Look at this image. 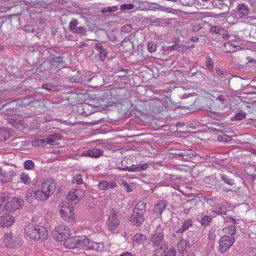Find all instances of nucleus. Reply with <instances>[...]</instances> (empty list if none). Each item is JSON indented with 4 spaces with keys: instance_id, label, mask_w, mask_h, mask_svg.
<instances>
[{
    "instance_id": "f257e3e1",
    "label": "nucleus",
    "mask_w": 256,
    "mask_h": 256,
    "mask_svg": "<svg viewBox=\"0 0 256 256\" xmlns=\"http://www.w3.org/2000/svg\"><path fill=\"white\" fill-rule=\"evenodd\" d=\"M56 187V184L54 180H44L34 188L32 192L34 197L38 200L44 201L53 194Z\"/></svg>"
},
{
    "instance_id": "f03ea898",
    "label": "nucleus",
    "mask_w": 256,
    "mask_h": 256,
    "mask_svg": "<svg viewBox=\"0 0 256 256\" xmlns=\"http://www.w3.org/2000/svg\"><path fill=\"white\" fill-rule=\"evenodd\" d=\"M25 232L30 238L34 240H45L48 235L44 227L33 224H28L26 226Z\"/></svg>"
},
{
    "instance_id": "7ed1b4c3",
    "label": "nucleus",
    "mask_w": 256,
    "mask_h": 256,
    "mask_svg": "<svg viewBox=\"0 0 256 256\" xmlns=\"http://www.w3.org/2000/svg\"><path fill=\"white\" fill-rule=\"evenodd\" d=\"M70 228L67 226L59 225L55 228L54 232V238L59 242L64 240L70 236Z\"/></svg>"
},
{
    "instance_id": "20e7f679",
    "label": "nucleus",
    "mask_w": 256,
    "mask_h": 256,
    "mask_svg": "<svg viewBox=\"0 0 256 256\" xmlns=\"http://www.w3.org/2000/svg\"><path fill=\"white\" fill-rule=\"evenodd\" d=\"M120 222L117 212L114 209L110 210L108 214V218L106 220V226L108 229L112 232L115 230L119 226Z\"/></svg>"
},
{
    "instance_id": "39448f33",
    "label": "nucleus",
    "mask_w": 256,
    "mask_h": 256,
    "mask_svg": "<svg viewBox=\"0 0 256 256\" xmlns=\"http://www.w3.org/2000/svg\"><path fill=\"white\" fill-rule=\"evenodd\" d=\"M178 250L179 256H194V252L190 250V244L188 241L181 240L178 244Z\"/></svg>"
},
{
    "instance_id": "423d86ee",
    "label": "nucleus",
    "mask_w": 256,
    "mask_h": 256,
    "mask_svg": "<svg viewBox=\"0 0 256 256\" xmlns=\"http://www.w3.org/2000/svg\"><path fill=\"white\" fill-rule=\"evenodd\" d=\"M235 240L234 238L224 235L219 240L220 252L224 253L229 250L234 244Z\"/></svg>"
},
{
    "instance_id": "0eeeda50",
    "label": "nucleus",
    "mask_w": 256,
    "mask_h": 256,
    "mask_svg": "<svg viewBox=\"0 0 256 256\" xmlns=\"http://www.w3.org/2000/svg\"><path fill=\"white\" fill-rule=\"evenodd\" d=\"M60 217L66 222H72L74 218V208L70 206H62L60 210Z\"/></svg>"
},
{
    "instance_id": "6e6552de",
    "label": "nucleus",
    "mask_w": 256,
    "mask_h": 256,
    "mask_svg": "<svg viewBox=\"0 0 256 256\" xmlns=\"http://www.w3.org/2000/svg\"><path fill=\"white\" fill-rule=\"evenodd\" d=\"M85 196V191L82 189H72L68 194L66 198L68 201L78 202Z\"/></svg>"
},
{
    "instance_id": "1a4fd4ad",
    "label": "nucleus",
    "mask_w": 256,
    "mask_h": 256,
    "mask_svg": "<svg viewBox=\"0 0 256 256\" xmlns=\"http://www.w3.org/2000/svg\"><path fill=\"white\" fill-rule=\"evenodd\" d=\"M76 248H85L86 249H88L91 248H94V246H90V240L86 236H76Z\"/></svg>"
},
{
    "instance_id": "9d476101",
    "label": "nucleus",
    "mask_w": 256,
    "mask_h": 256,
    "mask_svg": "<svg viewBox=\"0 0 256 256\" xmlns=\"http://www.w3.org/2000/svg\"><path fill=\"white\" fill-rule=\"evenodd\" d=\"M144 214L133 211L130 219V222L134 225L140 226L144 221Z\"/></svg>"
},
{
    "instance_id": "9b49d317",
    "label": "nucleus",
    "mask_w": 256,
    "mask_h": 256,
    "mask_svg": "<svg viewBox=\"0 0 256 256\" xmlns=\"http://www.w3.org/2000/svg\"><path fill=\"white\" fill-rule=\"evenodd\" d=\"M178 158L184 161H190L196 155V153L192 150H188L178 154H176Z\"/></svg>"
},
{
    "instance_id": "f8f14e48",
    "label": "nucleus",
    "mask_w": 256,
    "mask_h": 256,
    "mask_svg": "<svg viewBox=\"0 0 256 256\" xmlns=\"http://www.w3.org/2000/svg\"><path fill=\"white\" fill-rule=\"evenodd\" d=\"M24 204L23 200L20 198H14L8 202V210L14 211L21 208Z\"/></svg>"
},
{
    "instance_id": "ddd939ff",
    "label": "nucleus",
    "mask_w": 256,
    "mask_h": 256,
    "mask_svg": "<svg viewBox=\"0 0 256 256\" xmlns=\"http://www.w3.org/2000/svg\"><path fill=\"white\" fill-rule=\"evenodd\" d=\"M14 222V218L10 214H4L0 217V226L2 228L12 226Z\"/></svg>"
},
{
    "instance_id": "4468645a",
    "label": "nucleus",
    "mask_w": 256,
    "mask_h": 256,
    "mask_svg": "<svg viewBox=\"0 0 256 256\" xmlns=\"http://www.w3.org/2000/svg\"><path fill=\"white\" fill-rule=\"evenodd\" d=\"M164 237L163 232L158 228L152 237V241L153 242L154 246H160L162 242Z\"/></svg>"
},
{
    "instance_id": "2eb2a0df",
    "label": "nucleus",
    "mask_w": 256,
    "mask_h": 256,
    "mask_svg": "<svg viewBox=\"0 0 256 256\" xmlns=\"http://www.w3.org/2000/svg\"><path fill=\"white\" fill-rule=\"evenodd\" d=\"M148 166L146 164H139L138 166L132 165L131 166H124V168H118V169L122 170H128L130 172H140L147 169Z\"/></svg>"
},
{
    "instance_id": "dca6fc26",
    "label": "nucleus",
    "mask_w": 256,
    "mask_h": 256,
    "mask_svg": "<svg viewBox=\"0 0 256 256\" xmlns=\"http://www.w3.org/2000/svg\"><path fill=\"white\" fill-rule=\"evenodd\" d=\"M3 244L4 246L9 248L17 246V243L13 240L11 232L6 233L2 238Z\"/></svg>"
},
{
    "instance_id": "f3484780",
    "label": "nucleus",
    "mask_w": 256,
    "mask_h": 256,
    "mask_svg": "<svg viewBox=\"0 0 256 256\" xmlns=\"http://www.w3.org/2000/svg\"><path fill=\"white\" fill-rule=\"evenodd\" d=\"M103 152L99 148H92L83 152L82 156L98 158L102 154Z\"/></svg>"
},
{
    "instance_id": "a211bd4d",
    "label": "nucleus",
    "mask_w": 256,
    "mask_h": 256,
    "mask_svg": "<svg viewBox=\"0 0 256 256\" xmlns=\"http://www.w3.org/2000/svg\"><path fill=\"white\" fill-rule=\"evenodd\" d=\"M76 236H68L66 238L64 242V246L68 248H76Z\"/></svg>"
},
{
    "instance_id": "6ab92c4d",
    "label": "nucleus",
    "mask_w": 256,
    "mask_h": 256,
    "mask_svg": "<svg viewBox=\"0 0 256 256\" xmlns=\"http://www.w3.org/2000/svg\"><path fill=\"white\" fill-rule=\"evenodd\" d=\"M146 241V236L139 233L136 234L132 238V243L134 245L144 244Z\"/></svg>"
},
{
    "instance_id": "aec40b11",
    "label": "nucleus",
    "mask_w": 256,
    "mask_h": 256,
    "mask_svg": "<svg viewBox=\"0 0 256 256\" xmlns=\"http://www.w3.org/2000/svg\"><path fill=\"white\" fill-rule=\"evenodd\" d=\"M9 200L8 196L6 194H4L0 195V213L4 212L5 210H8V200Z\"/></svg>"
},
{
    "instance_id": "412c9836",
    "label": "nucleus",
    "mask_w": 256,
    "mask_h": 256,
    "mask_svg": "<svg viewBox=\"0 0 256 256\" xmlns=\"http://www.w3.org/2000/svg\"><path fill=\"white\" fill-rule=\"evenodd\" d=\"M45 138L46 145L55 146L57 144V142L61 140V136L58 134H54L50 135Z\"/></svg>"
},
{
    "instance_id": "4be33fe9",
    "label": "nucleus",
    "mask_w": 256,
    "mask_h": 256,
    "mask_svg": "<svg viewBox=\"0 0 256 256\" xmlns=\"http://www.w3.org/2000/svg\"><path fill=\"white\" fill-rule=\"evenodd\" d=\"M167 202L166 200H162L156 204L154 208V212L156 214H161L166 208Z\"/></svg>"
},
{
    "instance_id": "5701e85b",
    "label": "nucleus",
    "mask_w": 256,
    "mask_h": 256,
    "mask_svg": "<svg viewBox=\"0 0 256 256\" xmlns=\"http://www.w3.org/2000/svg\"><path fill=\"white\" fill-rule=\"evenodd\" d=\"M116 186V183L114 182H108L106 181H102L98 183V188L100 190H106L109 188H114Z\"/></svg>"
},
{
    "instance_id": "b1692460",
    "label": "nucleus",
    "mask_w": 256,
    "mask_h": 256,
    "mask_svg": "<svg viewBox=\"0 0 256 256\" xmlns=\"http://www.w3.org/2000/svg\"><path fill=\"white\" fill-rule=\"evenodd\" d=\"M240 46H237L230 42H228L225 44H224V51L227 52H236L238 50L240 49Z\"/></svg>"
},
{
    "instance_id": "393cba45",
    "label": "nucleus",
    "mask_w": 256,
    "mask_h": 256,
    "mask_svg": "<svg viewBox=\"0 0 256 256\" xmlns=\"http://www.w3.org/2000/svg\"><path fill=\"white\" fill-rule=\"evenodd\" d=\"M146 208V204L144 201L138 202L136 206L134 211L144 214Z\"/></svg>"
},
{
    "instance_id": "a878e982",
    "label": "nucleus",
    "mask_w": 256,
    "mask_h": 256,
    "mask_svg": "<svg viewBox=\"0 0 256 256\" xmlns=\"http://www.w3.org/2000/svg\"><path fill=\"white\" fill-rule=\"evenodd\" d=\"M192 224V222L191 220H186L184 222L182 227L178 230L176 232L179 233L183 232L188 230L190 226H191Z\"/></svg>"
},
{
    "instance_id": "bb28decb",
    "label": "nucleus",
    "mask_w": 256,
    "mask_h": 256,
    "mask_svg": "<svg viewBox=\"0 0 256 256\" xmlns=\"http://www.w3.org/2000/svg\"><path fill=\"white\" fill-rule=\"evenodd\" d=\"M236 9L238 13L240 14V16H246L248 14V8L245 4H238Z\"/></svg>"
},
{
    "instance_id": "cd10ccee",
    "label": "nucleus",
    "mask_w": 256,
    "mask_h": 256,
    "mask_svg": "<svg viewBox=\"0 0 256 256\" xmlns=\"http://www.w3.org/2000/svg\"><path fill=\"white\" fill-rule=\"evenodd\" d=\"M212 212L214 213H217L222 215L224 214L226 212V209L224 206L220 205H218L217 206H213L211 210Z\"/></svg>"
},
{
    "instance_id": "c85d7f7f",
    "label": "nucleus",
    "mask_w": 256,
    "mask_h": 256,
    "mask_svg": "<svg viewBox=\"0 0 256 256\" xmlns=\"http://www.w3.org/2000/svg\"><path fill=\"white\" fill-rule=\"evenodd\" d=\"M20 179L22 182L25 184H28L31 182V179L29 175L25 172H22L20 174Z\"/></svg>"
},
{
    "instance_id": "c756f323",
    "label": "nucleus",
    "mask_w": 256,
    "mask_h": 256,
    "mask_svg": "<svg viewBox=\"0 0 256 256\" xmlns=\"http://www.w3.org/2000/svg\"><path fill=\"white\" fill-rule=\"evenodd\" d=\"M32 144L34 146H44L46 144V138L43 139H36L32 142Z\"/></svg>"
},
{
    "instance_id": "7c9ffc66",
    "label": "nucleus",
    "mask_w": 256,
    "mask_h": 256,
    "mask_svg": "<svg viewBox=\"0 0 256 256\" xmlns=\"http://www.w3.org/2000/svg\"><path fill=\"white\" fill-rule=\"evenodd\" d=\"M224 233L230 235H234L236 234V226L234 225H230L228 227H226L222 229Z\"/></svg>"
},
{
    "instance_id": "2f4dec72",
    "label": "nucleus",
    "mask_w": 256,
    "mask_h": 256,
    "mask_svg": "<svg viewBox=\"0 0 256 256\" xmlns=\"http://www.w3.org/2000/svg\"><path fill=\"white\" fill-rule=\"evenodd\" d=\"M72 182L73 184H82L83 182L82 174H76L73 178Z\"/></svg>"
},
{
    "instance_id": "473e14b6",
    "label": "nucleus",
    "mask_w": 256,
    "mask_h": 256,
    "mask_svg": "<svg viewBox=\"0 0 256 256\" xmlns=\"http://www.w3.org/2000/svg\"><path fill=\"white\" fill-rule=\"evenodd\" d=\"M34 162L31 160H26L24 164L26 170H32L34 167Z\"/></svg>"
},
{
    "instance_id": "72a5a7b5",
    "label": "nucleus",
    "mask_w": 256,
    "mask_h": 256,
    "mask_svg": "<svg viewBox=\"0 0 256 256\" xmlns=\"http://www.w3.org/2000/svg\"><path fill=\"white\" fill-rule=\"evenodd\" d=\"M212 220V218L208 216H204L200 220L201 224L204 226H208Z\"/></svg>"
},
{
    "instance_id": "f704fd0d",
    "label": "nucleus",
    "mask_w": 256,
    "mask_h": 256,
    "mask_svg": "<svg viewBox=\"0 0 256 256\" xmlns=\"http://www.w3.org/2000/svg\"><path fill=\"white\" fill-rule=\"evenodd\" d=\"M134 7V5L132 4H124L120 6V8L122 10H130Z\"/></svg>"
},
{
    "instance_id": "c9c22d12",
    "label": "nucleus",
    "mask_w": 256,
    "mask_h": 256,
    "mask_svg": "<svg viewBox=\"0 0 256 256\" xmlns=\"http://www.w3.org/2000/svg\"><path fill=\"white\" fill-rule=\"evenodd\" d=\"M218 140L219 141L226 142H230L232 140V138H230V137L224 134V135H222V136H220V135L218 136Z\"/></svg>"
},
{
    "instance_id": "e433bc0d",
    "label": "nucleus",
    "mask_w": 256,
    "mask_h": 256,
    "mask_svg": "<svg viewBox=\"0 0 256 256\" xmlns=\"http://www.w3.org/2000/svg\"><path fill=\"white\" fill-rule=\"evenodd\" d=\"M148 49L150 52H154L156 50V46L154 42H150L148 44Z\"/></svg>"
},
{
    "instance_id": "4c0bfd02",
    "label": "nucleus",
    "mask_w": 256,
    "mask_h": 256,
    "mask_svg": "<svg viewBox=\"0 0 256 256\" xmlns=\"http://www.w3.org/2000/svg\"><path fill=\"white\" fill-rule=\"evenodd\" d=\"M118 8L116 6L106 7L102 10V12H114L118 10Z\"/></svg>"
},
{
    "instance_id": "58836bf2",
    "label": "nucleus",
    "mask_w": 256,
    "mask_h": 256,
    "mask_svg": "<svg viewBox=\"0 0 256 256\" xmlns=\"http://www.w3.org/2000/svg\"><path fill=\"white\" fill-rule=\"evenodd\" d=\"M7 134V132L2 128H0V141L6 140Z\"/></svg>"
},
{
    "instance_id": "ea45409f",
    "label": "nucleus",
    "mask_w": 256,
    "mask_h": 256,
    "mask_svg": "<svg viewBox=\"0 0 256 256\" xmlns=\"http://www.w3.org/2000/svg\"><path fill=\"white\" fill-rule=\"evenodd\" d=\"M165 254L166 251L162 248V247H160L155 251V252L152 256H164Z\"/></svg>"
},
{
    "instance_id": "a19ab883",
    "label": "nucleus",
    "mask_w": 256,
    "mask_h": 256,
    "mask_svg": "<svg viewBox=\"0 0 256 256\" xmlns=\"http://www.w3.org/2000/svg\"><path fill=\"white\" fill-rule=\"evenodd\" d=\"M78 21L76 20H72L70 23V30L73 32L76 30L78 27H76Z\"/></svg>"
},
{
    "instance_id": "79ce46f5",
    "label": "nucleus",
    "mask_w": 256,
    "mask_h": 256,
    "mask_svg": "<svg viewBox=\"0 0 256 256\" xmlns=\"http://www.w3.org/2000/svg\"><path fill=\"white\" fill-rule=\"evenodd\" d=\"M221 28L218 26H212L210 30V32L212 34H218L220 32Z\"/></svg>"
},
{
    "instance_id": "37998d69",
    "label": "nucleus",
    "mask_w": 256,
    "mask_h": 256,
    "mask_svg": "<svg viewBox=\"0 0 256 256\" xmlns=\"http://www.w3.org/2000/svg\"><path fill=\"white\" fill-rule=\"evenodd\" d=\"M222 178L224 181V182L230 185L234 184V181L232 179L228 178L227 176L224 175H222Z\"/></svg>"
},
{
    "instance_id": "c03bdc74",
    "label": "nucleus",
    "mask_w": 256,
    "mask_h": 256,
    "mask_svg": "<svg viewBox=\"0 0 256 256\" xmlns=\"http://www.w3.org/2000/svg\"><path fill=\"white\" fill-rule=\"evenodd\" d=\"M246 116V114L244 112L238 113L235 115V118L238 120L244 119Z\"/></svg>"
},
{
    "instance_id": "a18cd8bd",
    "label": "nucleus",
    "mask_w": 256,
    "mask_h": 256,
    "mask_svg": "<svg viewBox=\"0 0 256 256\" xmlns=\"http://www.w3.org/2000/svg\"><path fill=\"white\" fill-rule=\"evenodd\" d=\"M132 28L130 25L126 24L123 26L122 28V31L124 32H131Z\"/></svg>"
},
{
    "instance_id": "49530a36",
    "label": "nucleus",
    "mask_w": 256,
    "mask_h": 256,
    "mask_svg": "<svg viewBox=\"0 0 256 256\" xmlns=\"http://www.w3.org/2000/svg\"><path fill=\"white\" fill-rule=\"evenodd\" d=\"M74 32L80 34H84L86 32V31L85 29L81 26L78 27L74 31Z\"/></svg>"
},
{
    "instance_id": "de8ad7c7",
    "label": "nucleus",
    "mask_w": 256,
    "mask_h": 256,
    "mask_svg": "<svg viewBox=\"0 0 256 256\" xmlns=\"http://www.w3.org/2000/svg\"><path fill=\"white\" fill-rule=\"evenodd\" d=\"M212 60L210 58H208L206 59V67L208 69H211L212 68Z\"/></svg>"
},
{
    "instance_id": "09e8293b",
    "label": "nucleus",
    "mask_w": 256,
    "mask_h": 256,
    "mask_svg": "<svg viewBox=\"0 0 256 256\" xmlns=\"http://www.w3.org/2000/svg\"><path fill=\"white\" fill-rule=\"evenodd\" d=\"M122 184L124 186V188L126 189V192H131L132 190L130 188V186H128V184L126 182H122Z\"/></svg>"
},
{
    "instance_id": "8fccbe9b",
    "label": "nucleus",
    "mask_w": 256,
    "mask_h": 256,
    "mask_svg": "<svg viewBox=\"0 0 256 256\" xmlns=\"http://www.w3.org/2000/svg\"><path fill=\"white\" fill-rule=\"evenodd\" d=\"M100 52V58L101 60H104L106 57V52L104 50H102Z\"/></svg>"
},
{
    "instance_id": "3c124183",
    "label": "nucleus",
    "mask_w": 256,
    "mask_h": 256,
    "mask_svg": "<svg viewBox=\"0 0 256 256\" xmlns=\"http://www.w3.org/2000/svg\"><path fill=\"white\" fill-rule=\"evenodd\" d=\"M42 88L48 90H52V86H49L48 84H44L42 86Z\"/></svg>"
},
{
    "instance_id": "603ef678",
    "label": "nucleus",
    "mask_w": 256,
    "mask_h": 256,
    "mask_svg": "<svg viewBox=\"0 0 256 256\" xmlns=\"http://www.w3.org/2000/svg\"><path fill=\"white\" fill-rule=\"evenodd\" d=\"M178 46L176 45H172L170 46H168L167 49L170 50H176Z\"/></svg>"
},
{
    "instance_id": "864d4df0",
    "label": "nucleus",
    "mask_w": 256,
    "mask_h": 256,
    "mask_svg": "<svg viewBox=\"0 0 256 256\" xmlns=\"http://www.w3.org/2000/svg\"><path fill=\"white\" fill-rule=\"evenodd\" d=\"M120 256H136V255L132 254L129 252H124Z\"/></svg>"
},
{
    "instance_id": "5fc2aeb1",
    "label": "nucleus",
    "mask_w": 256,
    "mask_h": 256,
    "mask_svg": "<svg viewBox=\"0 0 256 256\" xmlns=\"http://www.w3.org/2000/svg\"><path fill=\"white\" fill-rule=\"evenodd\" d=\"M96 48L100 50V51L102 50H104V48H102V46L101 45V44H96Z\"/></svg>"
},
{
    "instance_id": "6e6d98bb",
    "label": "nucleus",
    "mask_w": 256,
    "mask_h": 256,
    "mask_svg": "<svg viewBox=\"0 0 256 256\" xmlns=\"http://www.w3.org/2000/svg\"><path fill=\"white\" fill-rule=\"evenodd\" d=\"M198 38L196 36H193L191 38V40L194 42H196L198 41Z\"/></svg>"
},
{
    "instance_id": "4d7b16f0",
    "label": "nucleus",
    "mask_w": 256,
    "mask_h": 256,
    "mask_svg": "<svg viewBox=\"0 0 256 256\" xmlns=\"http://www.w3.org/2000/svg\"><path fill=\"white\" fill-rule=\"evenodd\" d=\"M229 37V36L227 34H224V38H228Z\"/></svg>"
},
{
    "instance_id": "13d9d810",
    "label": "nucleus",
    "mask_w": 256,
    "mask_h": 256,
    "mask_svg": "<svg viewBox=\"0 0 256 256\" xmlns=\"http://www.w3.org/2000/svg\"><path fill=\"white\" fill-rule=\"evenodd\" d=\"M174 256V255H173V256ZM164 256H168V254L166 253V254H164Z\"/></svg>"
},
{
    "instance_id": "bf43d9fd",
    "label": "nucleus",
    "mask_w": 256,
    "mask_h": 256,
    "mask_svg": "<svg viewBox=\"0 0 256 256\" xmlns=\"http://www.w3.org/2000/svg\"><path fill=\"white\" fill-rule=\"evenodd\" d=\"M194 45H192V46L191 48H194Z\"/></svg>"
},
{
    "instance_id": "052dcab7",
    "label": "nucleus",
    "mask_w": 256,
    "mask_h": 256,
    "mask_svg": "<svg viewBox=\"0 0 256 256\" xmlns=\"http://www.w3.org/2000/svg\"><path fill=\"white\" fill-rule=\"evenodd\" d=\"M87 74H90V72H87Z\"/></svg>"
},
{
    "instance_id": "680f3d73",
    "label": "nucleus",
    "mask_w": 256,
    "mask_h": 256,
    "mask_svg": "<svg viewBox=\"0 0 256 256\" xmlns=\"http://www.w3.org/2000/svg\"><path fill=\"white\" fill-rule=\"evenodd\" d=\"M255 256H256V255H255Z\"/></svg>"
},
{
    "instance_id": "e2e57ef3",
    "label": "nucleus",
    "mask_w": 256,
    "mask_h": 256,
    "mask_svg": "<svg viewBox=\"0 0 256 256\" xmlns=\"http://www.w3.org/2000/svg\"><path fill=\"white\" fill-rule=\"evenodd\" d=\"M255 256H256V255H255Z\"/></svg>"
}]
</instances>
